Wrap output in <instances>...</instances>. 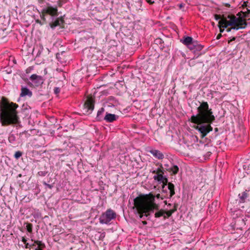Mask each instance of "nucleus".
I'll use <instances>...</instances> for the list:
<instances>
[{"label": "nucleus", "instance_id": "1", "mask_svg": "<svg viewBox=\"0 0 250 250\" xmlns=\"http://www.w3.org/2000/svg\"><path fill=\"white\" fill-rule=\"evenodd\" d=\"M197 110V114L191 116L190 120L192 123L197 124L195 128L200 133L201 137L203 138L212 130L210 124L215 120V117L207 102L200 103Z\"/></svg>", "mask_w": 250, "mask_h": 250}, {"label": "nucleus", "instance_id": "2", "mask_svg": "<svg viewBox=\"0 0 250 250\" xmlns=\"http://www.w3.org/2000/svg\"><path fill=\"white\" fill-rule=\"evenodd\" d=\"M155 197L163 199L160 194H157L156 196L149 194L137 197L134 199L133 208L136 209L140 218H142L144 216L147 217L149 212H153L154 210L159 209V205L155 202Z\"/></svg>", "mask_w": 250, "mask_h": 250}, {"label": "nucleus", "instance_id": "3", "mask_svg": "<svg viewBox=\"0 0 250 250\" xmlns=\"http://www.w3.org/2000/svg\"><path fill=\"white\" fill-rule=\"evenodd\" d=\"M218 23L220 33H222L226 29L227 32H231L233 34L240 29L245 28L247 25L245 20L241 18H237L232 15H229L227 17L223 16Z\"/></svg>", "mask_w": 250, "mask_h": 250}, {"label": "nucleus", "instance_id": "4", "mask_svg": "<svg viewBox=\"0 0 250 250\" xmlns=\"http://www.w3.org/2000/svg\"><path fill=\"white\" fill-rule=\"evenodd\" d=\"M18 104L11 103L10 104H5L3 108L1 109L0 118L3 125L16 124L18 122L16 108Z\"/></svg>", "mask_w": 250, "mask_h": 250}, {"label": "nucleus", "instance_id": "5", "mask_svg": "<svg viewBox=\"0 0 250 250\" xmlns=\"http://www.w3.org/2000/svg\"><path fill=\"white\" fill-rule=\"evenodd\" d=\"M116 214L115 212L111 209H108L104 213H103L99 218L101 224H108L112 219L115 218Z\"/></svg>", "mask_w": 250, "mask_h": 250}, {"label": "nucleus", "instance_id": "6", "mask_svg": "<svg viewBox=\"0 0 250 250\" xmlns=\"http://www.w3.org/2000/svg\"><path fill=\"white\" fill-rule=\"evenodd\" d=\"M30 80L32 81L33 85L35 87H38L43 83V80L42 76L36 74H33L30 77Z\"/></svg>", "mask_w": 250, "mask_h": 250}, {"label": "nucleus", "instance_id": "7", "mask_svg": "<svg viewBox=\"0 0 250 250\" xmlns=\"http://www.w3.org/2000/svg\"><path fill=\"white\" fill-rule=\"evenodd\" d=\"M153 179L160 183H162L163 184V189L167 185L168 183L167 179L163 176V174L161 173H158L153 176ZM163 191L164 192V189H163Z\"/></svg>", "mask_w": 250, "mask_h": 250}, {"label": "nucleus", "instance_id": "8", "mask_svg": "<svg viewBox=\"0 0 250 250\" xmlns=\"http://www.w3.org/2000/svg\"><path fill=\"white\" fill-rule=\"evenodd\" d=\"M94 99L92 97L87 98L86 102L84 104V108L87 109V111H92L94 109Z\"/></svg>", "mask_w": 250, "mask_h": 250}, {"label": "nucleus", "instance_id": "9", "mask_svg": "<svg viewBox=\"0 0 250 250\" xmlns=\"http://www.w3.org/2000/svg\"><path fill=\"white\" fill-rule=\"evenodd\" d=\"M43 13L50 15L52 16H58V9L57 7L48 6L43 9Z\"/></svg>", "mask_w": 250, "mask_h": 250}, {"label": "nucleus", "instance_id": "10", "mask_svg": "<svg viewBox=\"0 0 250 250\" xmlns=\"http://www.w3.org/2000/svg\"><path fill=\"white\" fill-rule=\"evenodd\" d=\"M203 48V46L201 44H199L198 42L195 41L192 44L188 47V48L195 52L196 51H201Z\"/></svg>", "mask_w": 250, "mask_h": 250}, {"label": "nucleus", "instance_id": "11", "mask_svg": "<svg viewBox=\"0 0 250 250\" xmlns=\"http://www.w3.org/2000/svg\"><path fill=\"white\" fill-rule=\"evenodd\" d=\"M20 96L22 97L25 96L31 97L32 96V92L27 87L22 86Z\"/></svg>", "mask_w": 250, "mask_h": 250}, {"label": "nucleus", "instance_id": "12", "mask_svg": "<svg viewBox=\"0 0 250 250\" xmlns=\"http://www.w3.org/2000/svg\"><path fill=\"white\" fill-rule=\"evenodd\" d=\"M148 152L158 159H163L164 158V154L158 150L151 149L149 150Z\"/></svg>", "mask_w": 250, "mask_h": 250}, {"label": "nucleus", "instance_id": "13", "mask_svg": "<svg viewBox=\"0 0 250 250\" xmlns=\"http://www.w3.org/2000/svg\"><path fill=\"white\" fill-rule=\"evenodd\" d=\"M118 119V116L115 114L107 113H106L105 116L104 118V119L107 122H113L114 121H116Z\"/></svg>", "mask_w": 250, "mask_h": 250}, {"label": "nucleus", "instance_id": "14", "mask_svg": "<svg viewBox=\"0 0 250 250\" xmlns=\"http://www.w3.org/2000/svg\"><path fill=\"white\" fill-rule=\"evenodd\" d=\"M195 41L193 40L192 38L191 37H184L183 40H181V42L185 45H186L188 48Z\"/></svg>", "mask_w": 250, "mask_h": 250}, {"label": "nucleus", "instance_id": "15", "mask_svg": "<svg viewBox=\"0 0 250 250\" xmlns=\"http://www.w3.org/2000/svg\"><path fill=\"white\" fill-rule=\"evenodd\" d=\"M64 22V20L62 18L57 19L54 21L50 23L51 28L54 29L56 26L62 25Z\"/></svg>", "mask_w": 250, "mask_h": 250}, {"label": "nucleus", "instance_id": "16", "mask_svg": "<svg viewBox=\"0 0 250 250\" xmlns=\"http://www.w3.org/2000/svg\"><path fill=\"white\" fill-rule=\"evenodd\" d=\"M239 197V202L244 203L246 201V199L248 197V193L247 191H244L241 194L238 195Z\"/></svg>", "mask_w": 250, "mask_h": 250}, {"label": "nucleus", "instance_id": "17", "mask_svg": "<svg viewBox=\"0 0 250 250\" xmlns=\"http://www.w3.org/2000/svg\"><path fill=\"white\" fill-rule=\"evenodd\" d=\"M168 189L170 192L169 198H171L173 195L175 194L174 185L171 183H168Z\"/></svg>", "mask_w": 250, "mask_h": 250}, {"label": "nucleus", "instance_id": "18", "mask_svg": "<svg viewBox=\"0 0 250 250\" xmlns=\"http://www.w3.org/2000/svg\"><path fill=\"white\" fill-rule=\"evenodd\" d=\"M104 111V109L103 107L101 108L97 112L96 119L98 121H101L103 119L102 115Z\"/></svg>", "mask_w": 250, "mask_h": 250}, {"label": "nucleus", "instance_id": "19", "mask_svg": "<svg viewBox=\"0 0 250 250\" xmlns=\"http://www.w3.org/2000/svg\"><path fill=\"white\" fill-rule=\"evenodd\" d=\"M34 244L37 245L39 247L45 248V244L41 241L35 240Z\"/></svg>", "mask_w": 250, "mask_h": 250}, {"label": "nucleus", "instance_id": "20", "mask_svg": "<svg viewBox=\"0 0 250 250\" xmlns=\"http://www.w3.org/2000/svg\"><path fill=\"white\" fill-rule=\"evenodd\" d=\"M165 213V212L164 210H161L155 213V217L156 218L160 217L161 216H163Z\"/></svg>", "mask_w": 250, "mask_h": 250}, {"label": "nucleus", "instance_id": "21", "mask_svg": "<svg viewBox=\"0 0 250 250\" xmlns=\"http://www.w3.org/2000/svg\"><path fill=\"white\" fill-rule=\"evenodd\" d=\"M8 140L10 143H13L16 140V137L15 135L13 134H10L8 137Z\"/></svg>", "mask_w": 250, "mask_h": 250}, {"label": "nucleus", "instance_id": "22", "mask_svg": "<svg viewBox=\"0 0 250 250\" xmlns=\"http://www.w3.org/2000/svg\"><path fill=\"white\" fill-rule=\"evenodd\" d=\"M171 170L173 174H175L178 173L179 171V168L177 166H174L171 168Z\"/></svg>", "mask_w": 250, "mask_h": 250}, {"label": "nucleus", "instance_id": "23", "mask_svg": "<svg viewBox=\"0 0 250 250\" xmlns=\"http://www.w3.org/2000/svg\"><path fill=\"white\" fill-rule=\"evenodd\" d=\"M176 210V208L174 209H171V210H170L166 212H165V213H166L167 214V216H164V218H166V217H168L169 216H170L171 215V214L174 213L175 212V211Z\"/></svg>", "mask_w": 250, "mask_h": 250}, {"label": "nucleus", "instance_id": "24", "mask_svg": "<svg viewBox=\"0 0 250 250\" xmlns=\"http://www.w3.org/2000/svg\"><path fill=\"white\" fill-rule=\"evenodd\" d=\"M26 227L27 230L29 233H31L32 231V225L31 224H27Z\"/></svg>", "mask_w": 250, "mask_h": 250}, {"label": "nucleus", "instance_id": "25", "mask_svg": "<svg viewBox=\"0 0 250 250\" xmlns=\"http://www.w3.org/2000/svg\"><path fill=\"white\" fill-rule=\"evenodd\" d=\"M22 155V153L21 151H17L15 153L14 156L16 159L19 158Z\"/></svg>", "mask_w": 250, "mask_h": 250}, {"label": "nucleus", "instance_id": "26", "mask_svg": "<svg viewBox=\"0 0 250 250\" xmlns=\"http://www.w3.org/2000/svg\"><path fill=\"white\" fill-rule=\"evenodd\" d=\"M35 246L34 243L32 244H29L28 243H26V245H25V249H30L32 247Z\"/></svg>", "mask_w": 250, "mask_h": 250}, {"label": "nucleus", "instance_id": "27", "mask_svg": "<svg viewBox=\"0 0 250 250\" xmlns=\"http://www.w3.org/2000/svg\"><path fill=\"white\" fill-rule=\"evenodd\" d=\"M54 93L56 94H58L60 92V89L59 87H55L54 89Z\"/></svg>", "mask_w": 250, "mask_h": 250}, {"label": "nucleus", "instance_id": "28", "mask_svg": "<svg viewBox=\"0 0 250 250\" xmlns=\"http://www.w3.org/2000/svg\"><path fill=\"white\" fill-rule=\"evenodd\" d=\"M214 17H215V19L216 21L219 20V21H220L221 20H222L223 19V18H221V17L220 15H217V14L214 15Z\"/></svg>", "mask_w": 250, "mask_h": 250}, {"label": "nucleus", "instance_id": "29", "mask_svg": "<svg viewBox=\"0 0 250 250\" xmlns=\"http://www.w3.org/2000/svg\"><path fill=\"white\" fill-rule=\"evenodd\" d=\"M236 37H240V34H239V33L237 34L236 35V37H232V38H231V37H230V38H231V39H230V40H229V42H232V41H234V40H235V39H236Z\"/></svg>", "mask_w": 250, "mask_h": 250}, {"label": "nucleus", "instance_id": "30", "mask_svg": "<svg viewBox=\"0 0 250 250\" xmlns=\"http://www.w3.org/2000/svg\"><path fill=\"white\" fill-rule=\"evenodd\" d=\"M158 173H161L162 174H164V170L163 169H162L161 168H158L157 169V174H158Z\"/></svg>", "mask_w": 250, "mask_h": 250}, {"label": "nucleus", "instance_id": "31", "mask_svg": "<svg viewBox=\"0 0 250 250\" xmlns=\"http://www.w3.org/2000/svg\"><path fill=\"white\" fill-rule=\"evenodd\" d=\"M38 174L40 176H43L45 175V174H46V172H44V171H40L38 172Z\"/></svg>", "mask_w": 250, "mask_h": 250}, {"label": "nucleus", "instance_id": "32", "mask_svg": "<svg viewBox=\"0 0 250 250\" xmlns=\"http://www.w3.org/2000/svg\"><path fill=\"white\" fill-rule=\"evenodd\" d=\"M44 185L46 186L47 187H48L49 188L51 189L53 187V186L48 184L46 183L45 182H44Z\"/></svg>", "mask_w": 250, "mask_h": 250}, {"label": "nucleus", "instance_id": "33", "mask_svg": "<svg viewBox=\"0 0 250 250\" xmlns=\"http://www.w3.org/2000/svg\"><path fill=\"white\" fill-rule=\"evenodd\" d=\"M185 6V4L183 3H180L177 5V6L179 7L180 9H182L183 7Z\"/></svg>", "mask_w": 250, "mask_h": 250}, {"label": "nucleus", "instance_id": "34", "mask_svg": "<svg viewBox=\"0 0 250 250\" xmlns=\"http://www.w3.org/2000/svg\"><path fill=\"white\" fill-rule=\"evenodd\" d=\"M21 241L24 243L25 245H26V243H27L26 239L24 237H22Z\"/></svg>", "mask_w": 250, "mask_h": 250}, {"label": "nucleus", "instance_id": "35", "mask_svg": "<svg viewBox=\"0 0 250 250\" xmlns=\"http://www.w3.org/2000/svg\"><path fill=\"white\" fill-rule=\"evenodd\" d=\"M192 146H193V147L194 148H197V146H198V144H193V145H192Z\"/></svg>", "mask_w": 250, "mask_h": 250}, {"label": "nucleus", "instance_id": "36", "mask_svg": "<svg viewBox=\"0 0 250 250\" xmlns=\"http://www.w3.org/2000/svg\"><path fill=\"white\" fill-rule=\"evenodd\" d=\"M221 37H222V35H221V33H220V34H219L217 35V37H216V39L218 40V39H219Z\"/></svg>", "mask_w": 250, "mask_h": 250}, {"label": "nucleus", "instance_id": "37", "mask_svg": "<svg viewBox=\"0 0 250 250\" xmlns=\"http://www.w3.org/2000/svg\"><path fill=\"white\" fill-rule=\"evenodd\" d=\"M247 2H248L247 1H244L243 4H242V6L243 7H244V6L247 7Z\"/></svg>", "mask_w": 250, "mask_h": 250}, {"label": "nucleus", "instance_id": "38", "mask_svg": "<svg viewBox=\"0 0 250 250\" xmlns=\"http://www.w3.org/2000/svg\"><path fill=\"white\" fill-rule=\"evenodd\" d=\"M43 248H41V247H38L37 248H36L35 249V250H42V249H43Z\"/></svg>", "mask_w": 250, "mask_h": 250}, {"label": "nucleus", "instance_id": "39", "mask_svg": "<svg viewBox=\"0 0 250 250\" xmlns=\"http://www.w3.org/2000/svg\"><path fill=\"white\" fill-rule=\"evenodd\" d=\"M192 138L194 141H197L198 139L196 136H192Z\"/></svg>", "mask_w": 250, "mask_h": 250}, {"label": "nucleus", "instance_id": "40", "mask_svg": "<svg viewBox=\"0 0 250 250\" xmlns=\"http://www.w3.org/2000/svg\"><path fill=\"white\" fill-rule=\"evenodd\" d=\"M248 14H250V10L247 8V11L246 12Z\"/></svg>", "mask_w": 250, "mask_h": 250}, {"label": "nucleus", "instance_id": "41", "mask_svg": "<svg viewBox=\"0 0 250 250\" xmlns=\"http://www.w3.org/2000/svg\"><path fill=\"white\" fill-rule=\"evenodd\" d=\"M152 173H156L157 174V170H154L153 171H152Z\"/></svg>", "mask_w": 250, "mask_h": 250}, {"label": "nucleus", "instance_id": "42", "mask_svg": "<svg viewBox=\"0 0 250 250\" xmlns=\"http://www.w3.org/2000/svg\"><path fill=\"white\" fill-rule=\"evenodd\" d=\"M226 5L227 7H229V6H230L229 4V3H227V4H226Z\"/></svg>", "mask_w": 250, "mask_h": 250}, {"label": "nucleus", "instance_id": "43", "mask_svg": "<svg viewBox=\"0 0 250 250\" xmlns=\"http://www.w3.org/2000/svg\"><path fill=\"white\" fill-rule=\"evenodd\" d=\"M143 224H146V221H144L143 222Z\"/></svg>", "mask_w": 250, "mask_h": 250}, {"label": "nucleus", "instance_id": "44", "mask_svg": "<svg viewBox=\"0 0 250 250\" xmlns=\"http://www.w3.org/2000/svg\"><path fill=\"white\" fill-rule=\"evenodd\" d=\"M215 131H217V130H218L217 128H215Z\"/></svg>", "mask_w": 250, "mask_h": 250}, {"label": "nucleus", "instance_id": "45", "mask_svg": "<svg viewBox=\"0 0 250 250\" xmlns=\"http://www.w3.org/2000/svg\"><path fill=\"white\" fill-rule=\"evenodd\" d=\"M165 203L166 204H167V202H166V201H165Z\"/></svg>", "mask_w": 250, "mask_h": 250}]
</instances>
